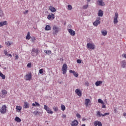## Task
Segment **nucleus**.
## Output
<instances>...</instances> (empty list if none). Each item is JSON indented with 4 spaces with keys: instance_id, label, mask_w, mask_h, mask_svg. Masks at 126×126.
I'll use <instances>...</instances> for the list:
<instances>
[{
    "instance_id": "864d4df0",
    "label": "nucleus",
    "mask_w": 126,
    "mask_h": 126,
    "mask_svg": "<svg viewBox=\"0 0 126 126\" xmlns=\"http://www.w3.org/2000/svg\"><path fill=\"white\" fill-rule=\"evenodd\" d=\"M102 108L103 109L106 108V105H105L104 104H102Z\"/></svg>"
},
{
    "instance_id": "052dcab7",
    "label": "nucleus",
    "mask_w": 126,
    "mask_h": 126,
    "mask_svg": "<svg viewBox=\"0 0 126 126\" xmlns=\"http://www.w3.org/2000/svg\"><path fill=\"white\" fill-rule=\"evenodd\" d=\"M8 57H12V56L10 54H8Z\"/></svg>"
},
{
    "instance_id": "7c9ffc66",
    "label": "nucleus",
    "mask_w": 126,
    "mask_h": 126,
    "mask_svg": "<svg viewBox=\"0 0 126 126\" xmlns=\"http://www.w3.org/2000/svg\"><path fill=\"white\" fill-rule=\"evenodd\" d=\"M67 9L68 10H71V9H72V6H71L70 4L68 5Z\"/></svg>"
},
{
    "instance_id": "c9c22d12",
    "label": "nucleus",
    "mask_w": 126,
    "mask_h": 126,
    "mask_svg": "<svg viewBox=\"0 0 126 126\" xmlns=\"http://www.w3.org/2000/svg\"><path fill=\"white\" fill-rule=\"evenodd\" d=\"M98 102L100 103V104H104V101L101 99H98Z\"/></svg>"
},
{
    "instance_id": "ea45409f",
    "label": "nucleus",
    "mask_w": 126,
    "mask_h": 126,
    "mask_svg": "<svg viewBox=\"0 0 126 126\" xmlns=\"http://www.w3.org/2000/svg\"><path fill=\"white\" fill-rule=\"evenodd\" d=\"M39 73H40V74L44 73V69H39Z\"/></svg>"
},
{
    "instance_id": "2eb2a0df",
    "label": "nucleus",
    "mask_w": 126,
    "mask_h": 126,
    "mask_svg": "<svg viewBox=\"0 0 126 126\" xmlns=\"http://www.w3.org/2000/svg\"><path fill=\"white\" fill-rule=\"evenodd\" d=\"M49 107H48V106L46 105H44V109L46 110V111H47V113H48V114H53V111H50V112H49Z\"/></svg>"
},
{
    "instance_id": "bf43d9fd",
    "label": "nucleus",
    "mask_w": 126,
    "mask_h": 126,
    "mask_svg": "<svg viewBox=\"0 0 126 126\" xmlns=\"http://www.w3.org/2000/svg\"><path fill=\"white\" fill-rule=\"evenodd\" d=\"M123 57H124V58H125L126 59V54H124L123 55Z\"/></svg>"
},
{
    "instance_id": "3c124183",
    "label": "nucleus",
    "mask_w": 126,
    "mask_h": 126,
    "mask_svg": "<svg viewBox=\"0 0 126 126\" xmlns=\"http://www.w3.org/2000/svg\"><path fill=\"white\" fill-rule=\"evenodd\" d=\"M97 115H98L99 117H101V116H102V114H100V111L97 112Z\"/></svg>"
},
{
    "instance_id": "de8ad7c7",
    "label": "nucleus",
    "mask_w": 126,
    "mask_h": 126,
    "mask_svg": "<svg viewBox=\"0 0 126 126\" xmlns=\"http://www.w3.org/2000/svg\"><path fill=\"white\" fill-rule=\"evenodd\" d=\"M28 12H29V11H28V10H27L24 12V14H27Z\"/></svg>"
},
{
    "instance_id": "79ce46f5",
    "label": "nucleus",
    "mask_w": 126,
    "mask_h": 126,
    "mask_svg": "<svg viewBox=\"0 0 126 126\" xmlns=\"http://www.w3.org/2000/svg\"><path fill=\"white\" fill-rule=\"evenodd\" d=\"M88 7V4L83 6V9H86Z\"/></svg>"
},
{
    "instance_id": "e433bc0d",
    "label": "nucleus",
    "mask_w": 126,
    "mask_h": 126,
    "mask_svg": "<svg viewBox=\"0 0 126 126\" xmlns=\"http://www.w3.org/2000/svg\"><path fill=\"white\" fill-rule=\"evenodd\" d=\"M33 114H34V115H35V116H37V115H39V114H40V113L38 112L37 111H34V112H33Z\"/></svg>"
},
{
    "instance_id": "473e14b6",
    "label": "nucleus",
    "mask_w": 126,
    "mask_h": 126,
    "mask_svg": "<svg viewBox=\"0 0 126 126\" xmlns=\"http://www.w3.org/2000/svg\"><path fill=\"white\" fill-rule=\"evenodd\" d=\"M118 17H119V13H118L117 12L115 13L114 19H118Z\"/></svg>"
},
{
    "instance_id": "6ab92c4d",
    "label": "nucleus",
    "mask_w": 126,
    "mask_h": 126,
    "mask_svg": "<svg viewBox=\"0 0 126 126\" xmlns=\"http://www.w3.org/2000/svg\"><path fill=\"white\" fill-rule=\"evenodd\" d=\"M121 63H122V65H121L122 67H123V68H125V67H126V61H123Z\"/></svg>"
},
{
    "instance_id": "f03ea898",
    "label": "nucleus",
    "mask_w": 126,
    "mask_h": 126,
    "mask_svg": "<svg viewBox=\"0 0 126 126\" xmlns=\"http://www.w3.org/2000/svg\"><path fill=\"white\" fill-rule=\"evenodd\" d=\"M87 48L90 50H94L95 49V45L94 43H87Z\"/></svg>"
},
{
    "instance_id": "680f3d73",
    "label": "nucleus",
    "mask_w": 126,
    "mask_h": 126,
    "mask_svg": "<svg viewBox=\"0 0 126 126\" xmlns=\"http://www.w3.org/2000/svg\"><path fill=\"white\" fill-rule=\"evenodd\" d=\"M123 115L124 117H126V113H124Z\"/></svg>"
},
{
    "instance_id": "cd10ccee",
    "label": "nucleus",
    "mask_w": 126,
    "mask_h": 126,
    "mask_svg": "<svg viewBox=\"0 0 126 126\" xmlns=\"http://www.w3.org/2000/svg\"><path fill=\"white\" fill-rule=\"evenodd\" d=\"M32 106H33V107H34V106H37V107H40V104L35 101V103H32Z\"/></svg>"
},
{
    "instance_id": "2f4dec72",
    "label": "nucleus",
    "mask_w": 126,
    "mask_h": 126,
    "mask_svg": "<svg viewBox=\"0 0 126 126\" xmlns=\"http://www.w3.org/2000/svg\"><path fill=\"white\" fill-rule=\"evenodd\" d=\"M4 14H3V11L2 10H0V17H2Z\"/></svg>"
},
{
    "instance_id": "774afa93",
    "label": "nucleus",
    "mask_w": 126,
    "mask_h": 126,
    "mask_svg": "<svg viewBox=\"0 0 126 126\" xmlns=\"http://www.w3.org/2000/svg\"><path fill=\"white\" fill-rule=\"evenodd\" d=\"M69 27H70L71 26L70 25H69Z\"/></svg>"
},
{
    "instance_id": "a19ab883",
    "label": "nucleus",
    "mask_w": 126,
    "mask_h": 126,
    "mask_svg": "<svg viewBox=\"0 0 126 126\" xmlns=\"http://www.w3.org/2000/svg\"><path fill=\"white\" fill-rule=\"evenodd\" d=\"M35 40H36V39H35V37H32L31 41L32 42V43H34L35 42Z\"/></svg>"
},
{
    "instance_id": "4468645a",
    "label": "nucleus",
    "mask_w": 126,
    "mask_h": 126,
    "mask_svg": "<svg viewBox=\"0 0 126 126\" xmlns=\"http://www.w3.org/2000/svg\"><path fill=\"white\" fill-rule=\"evenodd\" d=\"M78 125V121L74 120L71 123V126H77Z\"/></svg>"
},
{
    "instance_id": "f8f14e48",
    "label": "nucleus",
    "mask_w": 126,
    "mask_h": 126,
    "mask_svg": "<svg viewBox=\"0 0 126 126\" xmlns=\"http://www.w3.org/2000/svg\"><path fill=\"white\" fill-rule=\"evenodd\" d=\"M69 72L70 73H73L75 77H78V74L77 73V72H75V71L70 70Z\"/></svg>"
},
{
    "instance_id": "c756f323",
    "label": "nucleus",
    "mask_w": 126,
    "mask_h": 126,
    "mask_svg": "<svg viewBox=\"0 0 126 126\" xmlns=\"http://www.w3.org/2000/svg\"><path fill=\"white\" fill-rule=\"evenodd\" d=\"M44 53H46L47 54V55H51V54H52V51L48 50H44Z\"/></svg>"
},
{
    "instance_id": "a18cd8bd",
    "label": "nucleus",
    "mask_w": 126,
    "mask_h": 126,
    "mask_svg": "<svg viewBox=\"0 0 126 126\" xmlns=\"http://www.w3.org/2000/svg\"><path fill=\"white\" fill-rule=\"evenodd\" d=\"M76 117L78 118V119H80V118H81V116L78 113L76 114Z\"/></svg>"
},
{
    "instance_id": "39448f33",
    "label": "nucleus",
    "mask_w": 126,
    "mask_h": 126,
    "mask_svg": "<svg viewBox=\"0 0 126 126\" xmlns=\"http://www.w3.org/2000/svg\"><path fill=\"white\" fill-rule=\"evenodd\" d=\"M39 51L38 49H35V48H33L32 50L31 53H32V55H33L34 53L35 54L36 56H37L39 53Z\"/></svg>"
},
{
    "instance_id": "20e7f679",
    "label": "nucleus",
    "mask_w": 126,
    "mask_h": 126,
    "mask_svg": "<svg viewBox=\"0 0 126 126\" xmlns=\"http://www.w3.org/2000/svg\"><path fill=\"white\" fill-rule=\"evenodd\" d=\"M0 112L1 114H5L6 113V105H3L0 109Z\"/></svg>"
},
{
    "instance_id": "423d86ee",
    "label": "nucleus",
    "mask_w": 126,
    "mask_h": 126,
    "mask_svg": "<svg viewBox=\"0 0 126 126\" xmlns=\"http://www.w3.org/2000/svg\"><path fill=\"white\" fill-rule=\"evenodd\" d=\"M97 3L98 5L100 6H104L105 5V2L103 1V0H97Z\"/></svg>"
},
{
    "instance_id": "37998d69",
    "label": "nucleus",
    "mask_w": 126,
    "mask_h": 126,
    "mask_svg": "<svg viewBox=\"0 0 126 126\" xmlns=\"http://www.w3.org/2000/svg\"><path fill=\"white\" fill-rule=\"evenodd\" d=\"M118 19H114V24H117V23H118Z\"/></svg>"
},
{
    "instance_id": "f257e3e1",
    "label": "nucleus",
    "mask_w": 126,
    "mask_h": 126,
    "mask_svg": "<svg viewBox=\"0 0 126 126\" xmlns=\"http://www.w3.org/2000/svg\"><path fill=\"white\" fill-rule=\"evenodd\" d=\"M62 70L63 74H65L66 73V71L67 70V65H66V63H64L63 65Z\"/></svg>"
},
{
    "instance_id": "b1692460",
    "label": "nucleus",
    "mask_w": 126,
    "mask_h": 126,
    "mask_svg": "<svg viewBox=\"0 0 126 126\" xmlns=\"http://www.w3.org/2000/svg\"><path fill=\"white\" fill-rule=\"evenodd\" d=\"M108 32L106 31H101V33L103 36H106Z\"/></svg>"
},
{
    "instance_id": "7ed1b4c3",
    "label": "nucleus",
    "mask_w": 126,
    "mask_h": 126,
    "mask_svg": "<svg viewBox=\"0 0 126 126\" xmlns=\"http://www.w3.org/2000/svg\"><path fill=\"white\" fill-rule=\"evenodd\" d=\"M100 17H97L96 20H95V22H94L93 25L94 26H98L99 24L101 23V22L100 21Z\"/></svg>"
},
{
    "instance_id": "6e6d98bb",
    "label": "nucleus",
    "mask_w": 126,
    "mask_h": 126,
    "mask_svg": "<svg viewBox=\"0 0 126 126\" xmlns=\"http://www.w3.org/2000/svg\"><path fill=\"white\" fill-rule=\"evenodd\" d=\"M4 55H5L6 56V55H7V51L4 50Z\"/></svg>"
},
{
    "instance_id": "c85d7f7f",
    "label": "nucleus",
    "mask_w": 126,
    "mask_h": 126,
    "mask_svg": "<svg viewBox=\"0 0 126 126\" xmlns=\"http://www.w3.org/2000/svg\"><path fill=\"white\" fill-rule=\"evenodd\" d=\"M16 109L18 111V112H21V109H22V107L21 106H17L16 107Z\"/></svg>"
},
{
    "instance_id": "13d9d810",
    "label": "nucleus",
    "mask_w": 126,
    "mask_h": 126,
    "mask_svg": "<svg viewBox=\"0 0 126 126\" xmlns=\"http://www.w3.org/2000/svg\"><path fill=\"white\" fill-rule=\"evenodd\" d=\"M82 121H83V122H84L85 121H86V119L83 118H82Z\"/></svg>"
},
{
    "instance_id": "9d476101",
    "label": "nucleus",
    "mask_w": 126,
    "mask_h": 126,
    "mask_svg": "<svg viewBox=\"0 0 126 126\" xmlns=\"http://www.w3.org/2000/svg\"><path fill=\"white\" fill-rule=\"evenodd\" d=\"M68 32L69 33H70L71 36H75V32L72 30V29H69Z\"/></svg>"
},
{
    "instance_id": "f3484780",
    "label": "nucleus",
    "mask_w": 126,
    "mask_h": 126,
    "mask_svg": "<svg viewBox=\"0 0 126 126\" xmlns=\"http://www.w3.org/2000/svg\"><path fill=\"white\" fill-rule=\"evenodd\" d=\"M75 92L76 94H77L78 96H81V91L79 89H76L75 90Z\"/></svg>"
},
{
    "instance_id": "aec40b11",
    "label": "nucleus",
    "mask_w": 126,
    "mask_h": 126,
    "mask_svg": "<svg viewBox=\"0 0 126 126\" xmlns=\"http://www.w3.org/2000/svg\"><path fill=\"white\" fill-rule=\"evenodd\" d=\"M89 102H90V99H86L85 100V105L87 107L88 106V104H89Z\"/></svg>"
},
{
    "instance_id": "49530a36",
    "label": "nucleus",
    "mask_w": 126,
    "mask_h": 126,
    "mask_svg": "<svg viewBox=\"0 0 126 126\" xmlns=\"http://www.w3.org/2000/svg\"><path fill=\"white\" fill-rule=\"evenodd\" d=\"M77 63H81V60L78 59L77 60Z\"/></svg>"
},
{
    "instance_id": "6e6552de",
    "label": "nucleus",
    "mask_w": 126,
    "mask_h": 126,
    "mask_svg": "<svg viewBox=\"0 0 126 126\" xmlns=\"http://www.w3.org/2000/svg\"><path fill=\"white\" fill-rule=\"evenodd\" d=\"M94 126H102V123H101V122L100 121H95L94 122Z\"/></svg>"
},
{
    "instance_id": "603ef678",
    "label": "nucleus",
    "mask_w": 126,
    "mask_h": 126,
    "mask_svg": "<svg viewBox=\"0 0 126 126\" xmlns=\"http://www.w3.org/2000/svg\"><path fill=\"white\" fill-rule=\"evenodd\" d=\"M32 53V57H35V56H36V53H35L34 52H33V55L32 53Z\"/></svg>"
},
{
    "instance_id": "72a5a7b5",
    "label": "nucleus",
    "mask_w": 126,
    "mask_h": 126,
    "mask_svg": "<svg viewBox=\"0 0 126 126\" xmlns=\"http://www.w3.org/2000/svg\"><path fill=\"white\" fill-rule=\"evenodd\" d=\"M2 92V94H3V95H6L7 94V92L5 90H3L1 91Z\"/></svg>"
},
{
    "instance_id": "9b49d317",
    "label": "nucleus",
    "mask_w": 126,
    "mask_h": 126,
    "mask_svg": "<svg viewBox=\"0 0 126 126\" xmlns=\"http://www.w3.org/2000/svg\"><path fill=\"white\" fill-rule=\"evenodd\" d=\"M53 29L54 31H55L54 33H55V34L58 33L59 32V31H60V29L59 28V27H57L56 26H53Z\"/></svg>"
},
{
    "instance_id": "69168bd1",
    "label": "nucleus",
    "mask_w": 126,
    "mask_h": 126,
    "mask_svg": "<svg viewBox=\"0 0 126 126\" xmlns=\"http://www.w3.org/2000/svg\"><path fill=\"white\" fill-rule=\"evenodd\" d=\"M82 126H86L85 124L82 125Z\"/></svg>"
},
{
    "instance_id": "a211bd4d",
    "label": "nucleus",
    "mask_w": 126,
    "mask_h": 126,
    "mask_svg": "<svg viewBox=\"0 0 126 126\" xmlns=\"http://www.w3.org/2000/svg\"><path fill=\"white\" fill-rule=\"evenodd\" d=\"M103 11L101 9L99 10L98 13V16L102 17V16H103Z\"/></svg>"
},
{
    "instance_id": "412c9836",
    "label": "nucleus",
    "mask_w": 126,
    "mask_h": 126,
    "mask_svg": "<svg viewBox=\"0 0 126 126\" xmlns=\"http://www.w3.org/2000/svg\"><path fill=\"white\" fill-rule=\"evenodd\" d=\"M102 83H103V82H102V81H97L96 82H95V85L96 86H99V85L100 84H102Z\"/></svg>"
},
{
    "instance_id": "bb28decb",
    "label": "nucleus",
    "mask_w": 126,
    "mask_h": 126,
    "mask_svg": "<svg viewBox=\"0 0 126 126\" xmlns=\"http://www.w3.org/2000/svg\"><path fill=\"white\" fill-rule=\"evenodd\" d=\"M0 76L2 79H5V75H3L1 72L0 71Z\"/></svg>"
},
{
    "instance_id": "338daca9",
    "label": "nucleus",
    "mask_w": 126,
    "mask_h": 126,
    "mask_svg": "<svg viewBox=\"0 0 126 126\" xmlns=\"http://www.w3.org/2000/svg\"><path fill=\"white\" fill-rule=\"evenodd\" d=\"M50 111H52V110H50V108H49V112H50Z\"/></svg>"
},
{
    "instance_id": "393cba45",
    "label": "nucleus",
    "mask_w": 126,
    "mask_h": 126,
    "mask_svg": "<svg viewBox=\"0 0 126 126\" xmlns=\"http://www.w3.org/2000/svg\"><path fill=\"white\" fill-rule=\"evenodd\" d=\"M15 121L16 122H17V123H20V122H21V119H20V118H19V117H16L15 119Z\"/></svg>"
},
{
    "instance_id": "8fccbe9b",
    "label": "nucleus",
    "mask_w": 126,
    "mask_h": 126,
    "mask_svg": "<svg viewBox=\"0 0 126 126\" xmlns=\"http://www.w3.org/2000/svg\"><path fill=\"white\" fill-rule=\"evenodd\" d=\"M27 66L28 67H31V63H28Z\"/></svg>"
},
{
    "instance_id": "4be33fe9",
    "label": "nucleus",
    "mask_w": 126,
    "mask_h": 126,
    "mask_svg": "<svg viewBox=\"0 0 126 126\" xmlns=\"http://www.w3.org/2000/svg\"><path fill=\"white\" fill-rule=\"evenodd\" d=\"M49 9L52 12H55L56 11V8L53 6H50Z\"/></svg>"
},
{
    "instance_id": "58836bf2",
    "label": "nucleus",
    "mask_w": 126,
    "mask_h": 126,
    "mask_svg": "<svg viewBox=\"0 0 126 126\" xmlns=\"http://www.w3.org/2000/svg\"><path fill=\"white\" fill-rule=\"evenodd\" d=\"M53 109L55 112H58V111L59 110V108H58V107H54Z\"/></svg>"
},
{
    "instance_id": "1a4fd4ad",
    "label": "nucleus",
    "mask_w": 126,
    "mask_h": 126,
    "mask_svg": "<svg viewBox=\"0 0 126 126\" xmlns=\"http://www.w3.org/2000/svg\"><path fill=\"white\" fill-rule=\"evenodd\" d=\"M32 78V75H31V74H27L25 76V79H26V80H31V78Z\"/></svg>"
},
{
    "instance_id": "dca6fc26",
    "label": "nucleus",
    "mask_w": 126,
    "mask_h": 126,
    "mask_svg": "<svg viewBox=\"0 0 126 126\" xmlns=\"http://www.w3.org/2000/svg\"><path fill=\"white\" fill-rule=\"evenodd\" d=\"M4 25H7V22L6 21L0 22V27H1Z\"/></svg>"
},
{
    "instance_id": "4d7b16f0",
    "label": "nucleus",
    "mask_w": 126,
    "mask_h": 126,
    "mask_svg": "<svg viewBox=\"0 0 126 126\" xmlns=\"http://www.w3.org/2000/svg\"><path fill=\"white\" fill-rule=\"evenodd\" d=\"M62 118H66V115H64V114L63 115Z\"/></svg>"
},
{
    "instance_id": "5701e85b",
    "label": "nucleus",
    "mask_w": 126,
    "mask_h": 126,
    "mask_svg": "<svg viewBox=\"0 0 126 126\" xmlns=\"http://www.w3.org/2000/svg\"><path fill=\"white\" fill-rule=\"evenodd\" d=\"M31 38V36H30V32H28V34L27 35V36L26 37V39L27 40H30V39Z\"/></svg>"
},
{
    "instance_id": "09e8293b",
    "label": "nucleus",
    "mask_w": 126,
    "mask_h": 126,
    "mask_svg": "<svg viewBox=\"0 0 126 126\" xmlns=\"http://www.w3.org/2000/svg\"><path fill=\"white\" fill-rule=\"evenodd\" d=\"M85 85L86 86H89V83H88V82H86L85 83Z\"/></svg>"
},
{
    "instance_id": "0eeeda50",
    "label": "nucleus",
    "mask_w": 126,
    "mask_h": 126,
    "mask_svg": "<svg viewBox=\"0 0 126 126\" xmlns=\"http://www.w3.org/2000/svg\"><path fill=\"white\" fill-rule=\"evenodd\" d=\"M30 107V104L28 102L26 101L24 102L23 106V109H29Z\"/></svg>"
},
{
    "instance_id": "f704fd0d",
    "label": "nucleus",
    "mask_w": 126,
    "mask_h": 126,
    "mask_svg": "<svg viewBox=\"0 0 126 126\" xmlns=\"http://www.w3.org/2000/svg\"><path fill=\"white\" fill-rule=\"evenodd\" d=\"M61 109L62 111H64L65 110V106H64L63 105H61Z\"/></svg>"
},
{
    "instance_id": "a878e982",
    "label": "nucleus",
    "mask_w": 126,
    "mask_h": 126,
    "mask_svg": "<svg viewBox=\"0 0 126 126\" xmlns=\"http://www.w3.org/2000/svg\"><path fill=\"white\" fill-rule=\"evenodd\" d=\"M45 30L46 31H49V30H51V26H49V25H47L46 27H45Z\"/></svg>"
},
{
    "instance_id": "5fc2aeb1",
    "label": "nucleus",
    "mask_w": 126,
    "mask_h": 126,
    "mask_svg": "<svg viewBox=\"0 0 126 126\" xmlns=\"http://www.w3.org/2000/svg\"><path fill=\"white\" fill-rule=\"evenodd\" d=\"M19 59V57L18 55L15 56V60H18Z\"/></svg>"
},
{
    "instance_id": "e2e57ef3",
    "label": "nucleus",
    "mask_w": 126,
    "mask_h": 126,
    "mask_svg": "<svg viewBox=\"0 0 126 126\" xmlns=\"http://www.w3.org/2000/svg\"><path fill=\"white\" fill-rule=\"evenodd\" d=\"M1 48H2V46L0 44V49H1Z\"/></svg>"
},
{
    "instance_id": "ddd939ff",
    "label": "nucleus",
    "mask_w": 126,
    "mask_h": 126,
    "mask_svg": "<svg viewBox=\"0 0 126 126\" xmlns=\"http://www.w3.org/2000/svg\"><path fill=\"white\" fill-rule=\"evenodd\" d=\"M47 18L51 20V19H55V15L54 14L51 13L50 15H48Z\"/></svg>"
},
{
    "instance_id": "4c0bfd02",
    "label": "nucleus",
    "mask_w": 126,
    "mask_h": 126,
    "mask_svg": "<svg viewBox=\"0 0 126 126\" xmlns=\"http://www.w3.org/2000/svg\"><path fill=\"white\" fill-rule=\"evenodd\" d=\"M110 115L109 113H105L104 114H101L102 117H105V116H109Z\"/></svg>"
},
{
    "instance_id": "c03bdc74",
    "label": "nucleus",
    "mask_w": 126,
    "mask_h": 126,
    "mask_svg": "<svg viewBox=\"0 0 126 126\" xmlns=\"http://www.w3.org/2000/svg\"><path fill=\"white\" fill-rule=\"evenodd\" d=\"M6 45H7V46H10L11 45V43H10V42L7 41L5 42Z\"/></svg>"
},
{
    "instance_id": "0e129e2a",
    "label": "nucleus",
    "mask_w": 126,
    "mask_h": 126,
    "mask_svg": "<svg viewBox=\"0 0 126 126\" xmlns=\"http://www.w3.org/2000/svg\"><path fill=\"white\" fill-rule=\"evenodd\" d=\"M91 0H87L88 2H90Z\"/></svg>"
}]
</instances>
